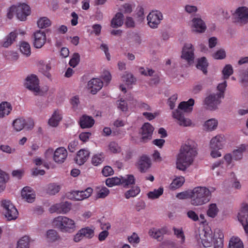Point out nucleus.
I'll return each mask as SVG.
<instances>
[{
  "label": "nucleus",
  "mask_w": 248,
  "mask_h": 248,
  "mask_svg": "<svg viewBox=\"0 0 248 248\" xmlns=\"http://www.w3.org/2000/svg\"><path fill=\"white\" fill-rule=\"evenodd\" d=\"M197 155L196 143L192 140H188L181 146L176 157V168L184 171L192 164Z\"/></svg>",
  "instance_id": "obj_1"
},
{
  "label": "nucleus",
  "mask_w": 248,
  "mask_h": 248,
  "mask_svg": "<svg viewBox=\"0 0 248 248\" xmlns=\"http://www.w3.org/2000/svg\"><path fill=\"white\" fill-rule=\"evenodd\" d=\"M194 100L190 98L187 101L182 102L178 108L172 111V117L176 123L181 126H190L192 124L191 120L184 116V113H189L192 110Z\"/></svg>",
  "instance_id": "obj_2"
},
{
  "label": "nucleus",
  "mask_w": 248,
  "mask_h": 248,
  "mask_svg": "<svg viewBox=\"0 0 248 248\" xmlns=\"http://www.w3.org/2000/svg\"><path fill=\"white\" fill-rule=\"evenodd\" d=\"M211 192L205 186H197L191 190L190 203L194 206H201L210 200Z\"/></svg>",
  "instance_id": "obj_3"
},
{
  "label": "nucleus",
  "mask_w": 248,
  "mask_h": 248,
  "mask_svg": "<svg viewBox=\"0 0 248 248\" xmlns=\"http://www.w3.org/2000/svg\"><path fill=\"white\" fill-rule=\"evenodd\" d=\"M53 225L64 232H72L76 230V226L74 220L65 216H58L54 218Z\"/></svg>",
  "instance_id": "obj_4"
},
{
  "label": "nucleus",
  "mask_w": 248,
  "mask_h": 248,
  "mask_svg": "<svg viewBox=\"0 0 248 248\" xmlns=\"http://www.w3.org/2000/svg\"><path fill=\"white\" fill-rule=\"evenodd\" d=\"M2 213L8 220L16 219L18 212L15 206L8 200H3L1 202Z\"/></svg>",
  "instance_id": "obj_5"
},
{
  "label": "nucleus",
  "mask_w": 248,
  "mask_h": 248,
  "mask_svg": "<svg viewBox=\"0 0 248 248\" xmlns=\"http://www.w3.org/2000/svg\"><path fill=\"white\" fill-rule=\"evenodd\" d=\"M223 97L224 95L222 93H217L208 95L204 101L206 108L210 110L217 109L221 102V99Z\"/></svg>",
  "instance_id": "obj_6"
},
{
  "label": "nucleus",
  "mask_w": 248,
  "mask_h": 248,
  "mask_svg": "<svg viewBox=\"0 0 248 248\" xmlns=\"http://www.w3.org/2000/svg\"><path fill=\"white\" fill-rule=\"evenodd\" d=\"M24 85L27 89L33 93L35 95L39 94L41 92L39 80L34 74H31L27 77Z\"/></svg>",
  "instance_id": "obj_7"
},
{
  "label": "nucleus",
  "mask_w": 248,
  "mask_h": 248,
  "mask_svg": "<svg viewBox=\"0 0 248 248\" xmlns=\"http://www.w3.org/2000/svg\"><path fill=\"white\" fill-rule=\"evenodd\" d=\"M239 221L242 225L246 236L248 238V203L243 202L237 216Z\"/></svg>",
  "instance_id": "obj_8"
},
{
  "label": "nucleus",
  "mask_w": 248,
  "mask_h": 248,
  "mask_svg": "<svg viewBox=\"0 0 248 248\" xmlns=\"http://www.w3.org/2000/svg\"><path fill=\"white\" fill-rule=\"evenodd\" d=\"M163 19L162 13L158 10H153L147 16V24L152 29L157 28Z\"/></svg>",
  "instance_id": "obj_9"
},
{
  "label": "nucleus",
  "mask_w": 248,
  "mask_h": 248,
  "mask_svg": "<svg viewBox=\"0 0 248 248\" xmlns=\"http://www.w3.org/2000/svg\"><path fill=\"white\" fill-rule=\"evenodd\" d=\"M234 21L243 25L248 23V8L242 6L238 8L233 15Z\"/></svg>",
  "instance_id": "obj_10"
},
{
  "label": "nucleus",
  "mask_w": 248,
  "mask_h": 248,
  "mask_svg": "<svg viewBox=\"0 0 248 248\" xmlns=\"http://www.w3.org/2000/svg\"><path fill=\"white\" fill-rule=\"evenodd\" d=\"M71 202L65 201L53 204L50 207L49 210L51 213L66 214L71 210Z\"/></svg>",
  "instance_id": "obj_11"
},
{
  "label": "nucleus",
  "mask_w": 248,
  "mask_h": 248,
  "mask_svg": "<svg viewBox=\"0 0 248 248\" xmlns=\"http://www.w3.org/2000/svg\"><path fill=\"white\" fill-rule=\"evenodd\" d=\"M199 237L204 247H210L213 242V232L211 229L206 228L202 230L199 233Z\"/></svg>",
  "instance_id": "obj_12"
},
{
  "label": "nucleus",
  "mask_w": 248,
  "mask_h": 248,
  "mask_svg": "<svg viewBox=\"0 0 248 248\" xmlns=\"http://www.w3.org/2000/svg\"><path fill=\"white\" fill-rule=\"evenodd\" d=\"M16 6V15L17 18L21 21L25 20L28 16L30 14V8L26 3H19Z\"/></svg>",
  "instance_id": "obj_13"
},
{
  "label": "nucleus",
  "mask_w": 248,
  "mask_h": 248,
  "mask_svg": "<svg viewBox=\"0 0 248 248\" xmlns=\"http://www.w3.org/2000/svg\"><path fill=\"white\" fill-rule=\"evenodd\" d=\"M191 28L193 32L203 33L206 29L205 22L199 17H195L191 21Z\"/></svg>",
  "instance_id": "obj_14"
},
{
  "label": "nucleus",
  "mask_w": 248,
  "mask_h": 248,
  "mask_svg": "<svg viewBox=\"0 0 248 248\" xmlns=\"http://www.w3.org/2000/svg\"><path fill=\"white\" fill-rule=\"evenodd\" d=\"M194 48L191 44H186L183 49L182 58L189 64L193 63L194 60Z\"/></svg>",
  "instance_id": "obj_15"
},
{
  "label": "nucleus",
  "mask_w": 248,
  "mask_h": 248,
  "mask_svg": "<svg viewBox=\"0 0 248 248\" xmlns=\"http://www.w3.org/2000/svg\"><path fill=\"white\" fill-rule=\"evenodd\" d=\"M233 160L232 154L227 153L225 154L221 160H217L214 162L212 166V169L214 170L217 167H220V165H224L225 166L231 168L233 164L232 160Z\"/></svg>",
  "instance_id": "obj_16"
},
{
  "label": "nucleus",
  "mask_w": 248,
  "mask_h": 248,
  "mask_svg": "<svg viewBox=\"0 0 248 248\" xmlns=\"http://www.w3.org/2000/svg\"><path fill=\"white\" fill-rule=\"evenodd\" d=\"M226 143L225 136L223 135H217L212 138L210 142V148L220 150L223 148Z\"/></svg>",
  "instance_id": "obj_17"
},
{
  "label": "nucleus",
  "mask_w": 248,
  "mask_h": 248,
  "mask_svg": "<svg viewBox=\"0 0 248 248\" xmlns=\"http://www.w3.org/2000/svg\"><path fill=\"white\" fill-rule=\"evenodd\" d=\"M45 242L48 245L59 241L61 237L58 232L54 229L47 230L44 235Z\"/></svg>",
  "instance_id": "obj_18"
},
{
  "label": "nucleus",
  "mask_w": 248,
  "mask_h": 248,
  "mask_svg": "<svg viewBox=\"0 0 248 248\" xmlns=\"http://www.w3.org/2000/svg\"><path fill=\"white\" fill-rule=\"evenodd\" d=\"M46 42V35L44 31H38L33 35V45L37 48H41Z\"/></svg>",
  "instance_id": "obj_19"
},
{
  "label": "nucleus",
  "mask_w": 248,
  "mask_h": 248,
  "mask_svg": "<svg viewBox=\"0 0 248 248\" xmlns=\"http://www.w3.org/2000/svg\"><path fill=\"white\" fill-rule=\"evenodd\" d=\"M67 154V151L65 148L59 147L54 152L53 160L57 163L62 164L66 160Z\"/></svg>",
  "instance_id": "obj_20"
},
{
  "label": "nucleus",
  "mask_w": 248,
  "mask_h": 248,
  "mask_svg": "<svg viewBox=\"0 0 248 248\" xmlns=\"http://www.w3.org/2000/svg\"><path fill=\"white\" fill-rule=\"evenodd\" d=\"M153 126L149 123H145L141 127V140L146 142L150 140L154 131Z\"/></svg>",
  "instance_id": "obj_21"
},
{
  "label": "nucleus",
  "mask_w": 248,
  "mask_h": 248,
  "mask_svg": "<svg viewBox=\"0 0 248 248\" xmlns=\"http://www.w3.org/2000/svg\"><path fill=\"white\" fill-rule=\"evenodd\" d=\"M151 161L147 155H142L139 159L137 166L138 169L142 172H146L151 166Z\"/></svg>",
  "instance_id": "obj_22"
},
{
  "label": "nucleus",
  "mask_w": 248,
  "mask_h": 248,
  "mask_svg": "<svg viewBox=\"0 0 248 248\" xmlns=\"http://www.w3.org/2000/svg\"><path fill=\"white\" fill-rule=\"evenodd\" d=\"M103 83L102 81L97 78H93L88 83V89L90 92L93 94H95L103 87Z\"/></svg>",
  "instance_id": "obj_23"
},
{
  "label": "nucleus",
  "mask_w": 248,
  "mask_h": 248,
  "mask_svg": "<svg viewBox=\"0 0 248 248\" xmlns=\"http://www.w3.org/2000/svg\"><path fill=\"white\" fill-rule=\"evenodd\" d=\"M93 190L91 187H88L84 190L73 191L74 198L77 201H82L91 196Z\"/></svg>",
  "instance_id": "obj_24"
},
{
  "label": "nucleus",
  "mask_w": 248,
  "mask_h": 248,
  "mask_svg": "<svg viewBox=\"0 0 248 248\" xmlns=\"http://www.w3.org/2000/svg\"><path fill=\"white\" fill-rule=\"evenodd\" d=\"M21 196L28 202H33L35 198L34 191L28 186H26L22 189Z\"/></svg>",
  "instance_id": "obj_25"
},
{
  "label": "nucleus",
  "mask_w": 248,
  "mask_h": 248,
  "mask_svg": "<svg viewBox=\"0 0 248 248\" xmlns=\"http://www.w3.org/2000/svg\"><path fill=\"white\" fill-rule=\"evenodd\" d=\"M79 124L82 128H89L93 125L94 120L91 116L83 115L80 118Z\"/></svg>",
  "instance_id": "obj_26"
},
{
  "label": "nucleus",
  "mask_w": 248,
  "mask_h": 248,
  "mask_svg": "<svg viewBox=\"0 0 248 248\" xmlns=\"http://www.w3.org/2000/svg\"><path fill=\"white\" fill-rule=\"evenodd\" d=\"M90 153L88 150L81 149L79 150L76 158V163L80 165L85 162L89 158Z\"/></svg>",
  "instance_id": "obj_27"
},
{
  "label": "nucleus",
  "mask_w": 248,
  "mask_h": 248,
  "mask_svg": "<svg viewBox=\"0 0 248 248\" xmlns=\"http://www.w3.org/2000/svg\"><path fill=\"white\" fill-rule=\"evenodd\" d=\"M247 145L242 144L237 147V149L234 150L232 153V156L233 160H239L243 157V154L246 150Z\"/></svg>",
  "instance_id": "obj_28"
},
{
  "label": "nucleus",
  "mask_w": 248,
  "mask_h": 248,
  "mask_svg": "<svg viewBox=\"0 0 248 248\" xmlns=\"http://www.w3.org/2000/svg\"><path fill=\"white\" fill-rule=\"evenodd\" d=\"M62 119V116L60 112L58 110H55L53 112L51 117L48 120V124L52 127H56Z\"/></svg>",
  "instance_id": "obj_29"
},
{
  "label": "nucleus",
  "mask_w": 248,
  "mask_h": 248,
  "mask_svg": "<svg viewBox=\"0 0 248 248\" xmlns=\"http://www.w3.org/2000/svg\"><path fill=\"white\" fill-rule=\"evenodd\" d=\"M17 33L15 31L10 32L0 43L2 46L8 47L15 41Z\"/></svg>",
  "instance_id": "obj_30"
},
{
  "label": "nucleus",
  "mask_w": 248,
  "mask_h": 248,
  "mask_svg": "<svg viewBox=\"0 0 248 248\" xmlns=\"http://www.w3.org/2000/svg\"><path fill=\"white\" fill-rule=\"evenodd\" d=\"M12 109V106L9 103L4 102L0 104V118L8 115Z\"/></svg>",
  "instance_id": "obj_31"
},
{
  "label": "nucleus",
  "mask_w": 248,
  "mask_h": 248,
  "mask_svg": "<svg viewBox=\"0 0 248 248\" xmlns=\"http://www.w3.org/2000/svg\"><path fill=\"white\" fill-rule=\"evenodd\" d=\"M228 248H244L243 243L239 237L233 236L229 240Z\"/></svg>",
  "instance_id": "obj_32"
},
{
  "label": "nucleus",
  "mask_w": 248,
  "mask_h": 248,
  "mask_svg": "<svg viewBox=\"0 0 248 248\" xmlns=\"http://www.w3.org/2000/svg\"><path fill=\"white\" fill-rule=\"evenodd\" d=\"M174 234L178 240V243L180 245H183L185 243L186 237L182 228H176L174 227L172 229Z\"/></svg>",
  "instance_id": "obj_33"
},
{
  "label": "nucleus",
  "mask_w": 248,
  "mask_h": 248,
  "mask_svg": "<svg viewBox=\"0 0 248 248\" xmlns=\"http://www.w3.org/2000/svg\"><path fill=\"white\" fill-rule=\"evenodd\" d=\"M123 14L121 13H117L111 20V26L112 27L117 28L121 26L123 24Z\"/></svg>",
  "instance_id": "obj_34"
},
{
  "label": "nucleus",
  "mask_w": 248,
  "mask_h": 248,
  "mask_svg": "<svg viewBox=\"0 0 248 248\" xmlns=\"http://www.w3.org/2000/svg\"><path fill=\"white\" fill-rule=\"evenodd\" d=\"M164 191L162 187H160L158 189H154L153 191H149L147 194L148 198L150 200H155L159 198L161 196Z\"/></svg>",
  "instance_id": "obj_35"
},
{
  "label": "nucleus",
  "mask_w": 248,
  "mask_h": 248,
  "mask_svg": "<svg viewBox=\"0 0 248 248\" xmlns=\"http://www.w3.org/2000/svg\"><path fill=\"white\" fill-rule=\"evenodd\" d=\"M218 125V121L215 119L212 118L206 121L204 124V128L208 131H213L215 130Z\"/></svg>",
  "instance_id": "obj_36"
},
{
  "label": "nucleus",
  "mask_w": 248,
  "mask_h": 248,
  "mask_svg": "<svg viewBox=\"0 0 248 248\" xmlns=\"http://www.w3.org/2000/svg\"><path fill=\"white\" fill-rule=\"evenodd\" d=\"M121 185L124 187L128 186L135 184V179L133 175L128 174L124 176H121Z\"/></svg>",
  "instance_id": "obj_37"
},
{
  "label": "nucleus",
  "mask_w": 248,
  "mask_h": 248,
  "mask_svg": "<svg viewBox=\"0 0 248 248\" xmlns=\"http://www.w3.org/2000/svg\"><path fill=\"white\" fill-rule=\"evenodd\" d=\"M219 212V209L216 203L210 204L207 210V215L208 217L215 218Z\"/></svg>",
  "instance_id": "obj_38"
},
{
  "label": "nucleus",
  "mask_w": 248,
  "mask_h": 248,
  "mask_svg": "<svg viewBox=\"0 0 248 248\" xmlns=\"http://www.w3.org/2000/svg\"><path fill=\"white\" fill-rule=\"evenodd\" d=\"M30 242L28 236H24L17 241L16 248H29Z\"/></svg>",
  "instance_id": "obj_39"
},
{
  "label": "nucleus",
  "mask_w": 248,
  "mask_h": 248,
  "mask_svg": "<svg viewBox=\"0 0 248 248\" xmlns=\"http://www.w3.org/2000/svg\"><path fill=\"white\" fill-rule=\"evenodd\" d=\"M140 192V188L138 186H134L125 192L124 197L127 199H129L130 198H134L137 196Z\"/></svg>",
  "instance_id": "obj_40"
},
{
  "label": "nucleus",
  "mask_w": 248,
  "mask_h": 248,
  "mask_svg": "<svg viewBox=\"0 0 248 248\" xmlns=\"http://www.w3.org/2000/svg\"><path fill=\"white\" fill-rule=\"evenodd\" d=\"M109 190L105 186L97 187L96 189V198L104 199L109 194Z\"/></svg>",
  "instance_id": "obj_41"
},
{
  "label": "nucleus",
  "mask_w": 248,
  "mask_h": 248,
  "mask_svg": "<svg viewBox=\"0 0 248 248\" xmlns=\"http://www.w3.org/2000/svg\"><path fill=\"white\" fill-rule=\"evenodd\" d=\"M25 120L22 118L15 120L13 122V126L16 131H20L23 129L25 125Z\"/></svg>",
  "instance_id": "obj_42"
},
{
  "label": "nucleus",
  "mask_w": 248,
  "mask_h": 248,
  "mask_svg": "<svg viewBox=\"0 0 248 248\" xmlns=\"http://www.w3.org/2000/svg\"><path fill=\"white\" fill-rule=\"evenodd\" d=\"M20 51L21 53L28 57L31 54V46L29 43L23 42L20 45Z\"/></svg>",
  "instance_id": "obj_43"
},
{
  "label": "nucleus",
  "mask_w": 248,
  "mask_h": 248,
  "mask_svg": "<svg viewBox=\"0 0 248 248\" xmlns=\"http://www.w3.org/2000/svg\"><path fill=\"white\" fill-rule=\"evenodd\" d=\"M51 69V62L49 61L48 62L42 65L40 68L39 71L45 76L48 78H51V74L49 73Z\"/></svg>",
  "instance_id": "obj_44"
},
{
  "label": "nucleus",
  "mask_w": 248,
  "mask_h": 248,
  "mask_svg": "<svg viewBox=\"0 0 248 248\" xmlns=\"http://www.w3.org/2000/svg\"><path fill=\"white\" fill-rule=\"evenodd\" d=\"M208 66V62L207 60L205 57H202L198 60L197 64L198 69L201 70L204 74H206L207 72V67Z\"/></svg>",
  "instance_id": "obj_45"
},
{
  "label": "nucleus",
  "mask_w": 248,
  "mask_h": 248,
  "mask_svg": "<svg viewBox=\"0 0 248 248\" xmlns=\"http://www.w3.org/2000/svg\"><path fill=\"white\" fill-rule=\"evenodd\" d=\"M51 25V22L47 17H40L37 21V25L39 28H46Z\"/></svg>",
  "instance_id": "obj_46"
},
{
  "label": "nucleus",
  "mask_w": 248,
  "mask_h": 248,
  "mask_svg": "<svg viewBox=\"0 0 248 248\" xmlns=\"http://www.w3.org/2000/svg\"><path fill=\"white\" fill-rule=\"evenodd\" d=\"M121 176L108 178L106 180V185L108 187H112L121 185Z\"/></svg>",
  "instance_id": "obj_47"
},
{
  "label": "nucleus",
  "mask_w": 248,
  "mask_h": 248,
  "mask_svg": "<svg viewBox=\"0 0 248 248\" xmlns=\"http://www.w3.org/2000/svg\"><path fill=\"white\" fill-rule=\"evenodd\" d=\"M185 178L183 176H179L174 179L170 185L171 189H176L181 187L185 182Z\"/></svg>",
  "instance_id": "obj_48"
},
{
  "label": "nucleus",
  "mask_w": 248,
  "mask_h": 248,
  "mask_svg": "<svg viewBox=\"0 0 248 248\" xmlns=\"http://www.w3.org/2000/svg\"><path fill=\"white\" fill-rule=\"evenodd\" d=\"M108 151L110 153L117 154L121 151V148L119 144L114 142L111 141L108 145Z\"/></svg>",
  "instance_id": "obj_49"
},
{
  "label": "nucleus",
  "mask_w": 248,
  "mask_h": 248,
  "mask_svg": "<svg viewBox=\"0 0 248 248\" xmlns=\"http://www.w3.org/2000/svg\"><path fill=\"white\" fill-rule=\"evenodd\" d=\"M60 190V186L55 184H50L47 186V192L50 195H55Z\"/></svg>",
  "instance_id": "obj_50"
},
{
  "label": "nucleus",
  "mask_w": 248,
  "mask_h": 248,
  "mask_svg": "<svg viewBox=\"0 0 248 248\" xmlns=\"http://www.w3.org/2000/svg\"><path fill=\"white\" fill-rule=\"evenodd\" d=\"M79 231L83 237L90 238L94 235L93 230L88 227L81 229Z\"/></svg>",
  "instance_id": "obj_51"
},
{
  "label": "nucleus",
  "mask_w": 248,
  "mask_h": 248,
  "mask_svg": "<svg viewBox=\"0 0 248 248\" xmlns=\"http://www.w3.org/2000/svg\"><path fill=\"white\" fill-rule=\"evenodd\" d=\"M214 238L215 239V242L217 243L219 242L223 243L224 234L222 231L219 229H216L214 231Z\"/></svg>",
  "instance_id": "obj_52"
},
{
  "label": "nucleus",
  "mask_w": 248,
  "mask_h": 248,
  "mask_svg": "<svg viewBox=\"0 0 248 248\" xmlns=\"http://www.w3.org/2000/svg\"><path fill=\"white\" fill-rule=\"evenodd\" d=\"M104 158V156L103 154L95 155L92 158V163L94 166H98L102 163Z\"/></svg>",
  "instance_id": "obj_53"
},
{
  "label": "nucleus",
  "mask_w": 248,
  "mask_h": 248,
  "mask_svg": "<svg viewBox=\"0 0 248 248\" xmlns=\"http://www.w3.org/2000/svg\"><path fill=\"white\" fill-rule=\"evenodd\" d=\"M233 73L232 67L231 64H227L222 70L223 78L226 79Z\"/></svg>",
  "instance_id": "obj_54"
},
{
  "label": "nucleus",
  "mask_w": 248,
  "mask_h": 248,
  "mask_svg": "<svg viewBox=\"0 0 248 248\" xmlns=\"http://www.w3.org/2000/svg\"><path fill=\"white\" fill-rule=\"evenodd\" d=\"M80 55L78 53H75L72 55V58L70 59L69 64L73 67H75L79 62Z\"/></svg>",
  "instance_id": "obj_55"
},
{
  "label": "nucleus",
  "mask_w": 248,
  "mask_h": 248,
  "mask_svg": "<svg viewBox=\"0 0 248 248\" xmlns=\"http://www.w3.org/2000/svg\"><path fill=\"white\" fill-rule=\"evenodd\" d=\"M149 235L151 237L158 240V241H160L159 238L161 236L159 232V230H158L157 228H151L148 232Z\"/></svg>",
  "instance_id": "obj_56"
},
{
  "label": "nucleus",
  "mask_w": 248,
  "mask_h": 248,
  "mask_svg": "<svg viewBox=\"0 0 248 248\" xmlns=\"http://www.w3.org/2000/svg\"><path fill=\"white\" fill-rule=\"evenodd\" d=\"M213 57L216 60H221L224 59L226 56L225 51L223 49H220L212 55Z\"/></svg>",
  "instance_id": "obj_57"
},
{
  "label": "nucleus",
  "mask_w": 248,
  "mask_h": 248,
  "mask_svg": "<svg viewBox=\"0 0 248 248\" xmlns=\"http://www.w3.org/2000/svg\"><path fill=\"white\" fill-rule=\"evenodd\" d=\"M123 81L125 82L127 84H131L135 82L136 79L130 73H125L122 77Z\"/></svg>",
  "instance_id": "obj_58"
},
{
  "label": "nucleus",
  "mask_w": 248,
  "mask_h": 248,
  "mask_svg": "<svg viewBox=\"0 0 248 248\" xmlns=\"http://www.w3.org/2000/svg\"><path fill=\"white\" fill-rule=\"evenodd\" d=\"M0 150L3 152L8 154H14L16 152L15 148H12L7 144L1 145L0 146Z\"/></svg>",
  "instance_id": "obj_59"
},
{
  "label": "nucleus",
  "mask_w": 248,
  "mask_h": 248,
  "mask_svg": "<svg viewBox=\"0 0 248 248\" xmlns=\"http://www.w3.org/2000/svg\"><path fill=\"white\" fill-rule=\"evenodd\" d=\"M118 108L123 112H126L128 110L127 104L124 100L121 99L117 102Z\"/></svg>",
  "instance_id": "obj_60"
},
{
  "label": "nucleus",
  "mask_w": 248,
  "mask_h": 248,
  "mask_svg": "<svg viewBox=\"0 0 248 248\" xmlns=\"http://www.w3.org/2000/svg\"><path fill=\"white\" fill-rule=\"evenodd\" d=\"M218 168L216 171L217 176H223L229 168L225 166L224 165H220V167H217Z\"/></svg>",
  "instance_id": "obj_61"
},
{
  "label": "nucleus",
  "mask_w": 248,
  "mask_h": 248,
  "mask_svg": "<svg viewBox=\"0 0 248 248\" xmlns=\"http://www.w3.org/2000/svg\"><path fill=\"white\" fill-rule=\"evenodd\" d=\"M6 175L5 173L0 170V192L2 191L5 188V183Z\"/></svg>",
  "instance_id": "obj_62"
},
{
  "label": "nucleus",
  "mask_w": 248,
  "mask_h": 248,
  "mask_svg": "<svg viewBox=\"0 0 248 248\" xmlns=\"http://www.w3.org/2000/svg\"><path fill=\"white\" fill-rule=\"evenodd\" d=\"M102 173L104 176L107 177L113 174L114 171L110 166H107L103 169Z\"/></svg>",
  "instance_id": "obj_63"
},
{
  "label": "nucleus",
  "mask_w": 248,
  "mask_h": 248,
  "mask_svg": "<svg viewBox=\"0 0 248 248\" xmlns=\"http://www.w3.org/2000/svg\"><path fill=\"white\" fill-rule=\"evenodd\" d=\"M240 81L244 85H248V72L247 70L241 75Z\"/></svg>",
  "instance_id": "obj_64"
}]
</instances>
